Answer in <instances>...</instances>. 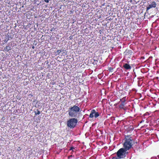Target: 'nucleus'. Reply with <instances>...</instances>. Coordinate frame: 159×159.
<instances>
[{
	"mask_svg": "<svg viewBox=\"0 0 159 159\" xmlns=\"http://www.w3.org/2000/svg\"><path fill=\"white\" fill-rule=\"evenodd\" d=\"M124 140L123 147L126 150H129L134 144V141L131 135H125Z\"/></svg>",
	"mask_w": 159,
	"mask_h": 159,
	"instance_id": "f257e3e1",
	"label": "nucleus"
},
{
	"mask_svg": "<svg viewBox=\"0 0 159 159\" xmlns=\"http://www.w3.org/2000/svg\"><path fill=\"white\" fill-rule=\"evenodd\" d=\"M78 104L77 103L68 108L67 112L69 117L76 118L78 116L79 112L80 111V109L79 107V105H77Z\"/></svg>",
	"mask_w": 159,
	"mask_h": 159,
	"instance_id": "f03ea898",
	"label": "nucleus"
},
{
	"mask_svg": "<svg viewBox=\"0 0 159 159\" xmlns=\"http://www.w3.org/2000/svg\"><path fill=\"white\" fill-rule=\"evenodd\" d=\"M78 122L77 119L74 117L71 118L67 121V126L70 128H74L76 126Z\"/></svg>",
	"mask_w": 159,
	"mask_h": 159,
	"instance_id": "7ed1b4c3",
	"label": "nucleus"
},
{
	"mask_svg": "<svg viewBox=\"0 0 159 159\" xmlns=\"http://www.w3.org/2000/svg\"><path fill=\"white\" fill-rule=\"evenodd\" d=\"M127 150L125 149L124 148L119 149L117 152V155L119 158H122L125 157L128 152L126 151Z\"/></svg>",
	"mask_w": 159,
	"mask_h": 159,
	"instance_id": "20e7f679",
	"label": "nucleus"
},
{
	"mask_svg": "<svg viewBox=\"0 0 159 159\" xmlns=\"http://www.w3.org/2000/svg\"><path fill=\"white\" fill-rule=\"evenodd\" d=\"M99 116V113L98 112H96V111L94 109H93L91 111V113L89 115V117L90 118H93L94 116L95 117L97 118Z\"/></svg>",
	"mask_w": 159,
	"mask_h": 159,
	"instance_id": "39448f33",
	"label": "nucleus"
},
{
	"mask_svg": "<svg viewBox=\"0 0 159 159\" xmlns=\"http://www.w3.org/2000/svg\"><path fill=\"white\" fill-rule=\"evenodd\" d=\"M133 52L131 50L127 49L124 52V54L125 57H128L130 58L132 55Z\"/></svg>",
	"mask_w": 159,
	"mask_h": 159,
	"instance_id": "423d86ee",
	"label": "nucleus"
},
{
	"mask_svg": "<svg viewBox=\"0 0 159 159\" xmlns=\"http://www.w3.org/2000/svg\"><path fill=\"white\" fill-rule=\"evenodd\" d=\"M157 5L156 3L155 2H152L150 5L147 7V11H148L150 8L156 7Z\"/></svg>",
	"mask_w": 159,
	"mask_h": 159,
	"instance_id": "0eeeda50",
	"label": "nucleus"
},
{
	"mask_svg": "<svg viewBox=\"0 0 159 159\" xmlns=\"http://www.w3.org/2000/svg\"><path fill=\"white\" fill-rule=\"evenodd\" d=\"M123 67L126 70H129L131 69V66L128 64L125 63Z\"/></svg>",
	"mask_w": 159,
	"mask_h": 159,
	"instance_id": "6e6552de",
	"label": "nucleus"
},
{
	"mask_svg": "<svg viewBox=\"0 0 159 159\" xmlns=\"http://www.w3.org/2000/svg\"><path fill=\"white\" fill-rule=\"evenodd\" d=\"M125 103H124L121 102V104L119 105V108L121 109H123L124 110H125Z\"/></svg>",
	"mask_w": 159,
	"mask_h": 159,
	"instance_id": "1a4fd4ad",
	"label": "nucleus"
},
{
	"mask_svg": "<svg viewBox=\"0 0 159 159\" xmlns=\"http://www.w3.org/2000/svg\"><path fill=\"white\" fill-rule=\"evenodd\" d=\"M61 52V50H58L56 52H55L54 53L56 55H59Z\"/></svg>",
	"mask_w": 159,
	"mask_h": 159,
	"instance_id": "9d476101",
	"label": "nucleus"
},
{
	"mask_svg": "<svg viewBox=\"0 0 159 159\" xmlns=\"http://www.w3.org/2000/svg\"><path fill=\"white\" fill-rule=\"evenodd\" d=\"M11 49V47L9 46H7L5 48H4V50L5 51H8L10 50Z\"/></svg>",
	"mask_w": 159,
	"mask_h": 159,
	"instance_id": "9b49d317",
	"label": "nucleus"
},
{
	"mask_svg": "<svg viewBox=\"0 0 159 159\" xmlns=\"http://www.w3.org/2000/svg\"><path fill=\"white\" fill-rule=\"evenodd\" d=\"M126 100V97H124L123 98H122V99H120V101L124 103H125V102Z\"/></svg>",
	"mask_w": 159,
	"mask_h": 159,
	"instance_id": "f8f14e48",
	"label": "nucleus"
},
{
	"mask_svg": "<svg viewBox=\"0 0 159 159\" xmlns=\"http://www.w3.org/2000/svg\"><path fill=\"white\" fill-rule=\"evenodd\" d=\"M7 36L8 38V39H9L10 38L11 39L12 37L11 36V35L10 33H8L7 35Z\"/></svg>",
	"mask_w": 159,
	"mask_h": 159,
	"instance_id": "ddd939ff",
	"label": "nucleus"
},
{
	"mask_svg": "<svg viewBox=\"0 0 159 159\" xmlns=\"http://www.w3.org/2000/svg\"><path fill=\"white\" fill-rule=\"evenodd\" d=\"M108 70L110 72H112L113 71V69L112 67H110L108 68Z\"/></svg>",
	"mask_w": 159,
	"mask_h": 159,
	"instance_id": "4468645a",
	"label": "nucleus"
},
{
	"mask_svg": "<svg viewBox=\"0 0 159 159\" xmlns=\"http://www.w3.org/2000/svg\"><path fill=\"white\" fill-rule=\"evenodd\" d=\"M103 30H99V32L100 33V35H101L102 34V33H103Z\"/></svg>",
	"mask_w": 159,
	"mask_h": 159,
	"instance_id": "2eb2a0df",
	"label": "nucleus"
},
{
	"mask_svg": "<svg viewBox=\"0 0 159 159\" xmlns=\"http://www.w3.org/2000/svg\"><path fill=\"white\" fill-rule=\"evenodd\" d=\"M111 159H119V158L116 157H113Z\"/></svg>",
	"mask_w": 159,
	"mask_h": 159,
	"instance_id": "dca6fc26",
	"label": "nucleus"
},
{
	"mask_svg": "<svg viewBox=\"0 0 159 159\" xmlns=\"http://www.w3.org/2000/svg\"><path fill=\"white\" fill-rule=\"evenodd\" d=\"M74 149H75V148L73 147H71L70 149V150H73Z\"/></svg>",
	"mask_w": 159,
	"mask_h": 159,
	"instance_id": "f3484780",
	"label": "nucleus"
},
{
	"mask_svg": "<svg viewBox=\"0 0 159 159\" xmlns=\"http://www.w3.org/2000/svg\"><path fill=\"white\" fill-rule=\"evenodd\" d=\"M72 157V155H70V156H69L68 157V159H70V157Z\"/></svg>",
	"mask_w": 159,
	"mask_h": 159,
	"instance_id": "a211bd4d",
	"label": "nucleus"
},
{
	"mask_svg": "<svg viewBox=\"0 0 159 159\" xmlns=\"http://www.w3.org/2000/svg\"><path fill=\"white\" fill-rule=\"evenodd\" d=\"M145 57H141V59H144Z\"/></svg>",
	"mask_w": 159,
	"mask_h": 159,
	"instance_id": "6ab92c4d",
	"label": "nucleus"
},
{
	"mask_svg": "<svg viewBox=\"0 0 159 159\" xmlns=\"http://www.w3.org/2000/svg\"><path fill=\"white\" fill-rule=\"evenodd\" d=\"M39 113H40V111H38V113H37V114H39Z\"/></svg>",
	"mask_w": 159,
	"mask_h": 159,
	"instance_id": "aec40b11",
	"label": "nucleus"
},
{
	"mask_svg": "<svg viewBox=\"0 0 159 159\" xmlns=\"http://www.w3.org/2000/svg\"><path fill=\"white\" fill-rule=\"evenodd\" d=\"M72 11H70V14L71 13H72Z\"/></svg>",
	"mask_w": 159,
	"mask_h": 159,
	"instance_id": "412c9836",
	"label": "nucleus"
},
{
	"mask_svg": "<svg viewBox=\"0 0 159 159\" xmlns=\"http://www.w3.org/2000/svg\"><path fill=\"white\" fill-rule=\"evenodd\" d=\"M42 17H43H43H44V16H43V15H42Z\"/></svg>",
	"mask_w": 159,
	"mask_h": 159,
	"instance_id": "4be33fe9",
	"label": "nucleus"
},
{
	"mask_svg": "<svg viewBox=\"0 0 159 159\" xmlns=\"http://www.w3.org/2000/svg\"><path fill=\"white\" fill-rule=\"evenodd\" d=\"M111 19V18H110L108 19V20H110Z\"/></svg>",
	"mask_w": 159,
	"mask_h": 159,
	"instance_id": "5701e85b",
	"label": "nucleus"
}]
</instances>
